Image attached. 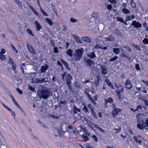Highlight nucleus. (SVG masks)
I'll list each match as a JSON object with an SVG mask.
<instances>
[{"label":"nucleus","mask_w":148,"mask_h":148,"mask_svg":"<svg viewBox=\"0 0 148 148\" xmlns=\"http://www.w3.org/2000/svg\"><path fill=\"white\" fill-rule=\"evenodd\" d=\"M29 89L32 92H35V90L34 88L32 87V86L30 85L28 86Z\"/></svg>","instance_id":"nucleus-50"},{"label":"nucleus","mask_w":148,"mask_h":148,"mask_svg":"<svg viewBox=\"0 0 148 148\" xmlns=\"http://www.w3.org/2000/svg\"><path fill=\"white\" fill-rule=\"evenodd\" d=\"M60 60L62 63L64 65V66L65 67L66 69L70 70V69L69 68V66L67 63L64 60L62 59H60Z\"/></svg>","instance_id":"nucleus-24"},{"label":"nucleus","mask_w":148,"mask_h":148,"mask_svg":"<svg viewBox=\"0 0 148 148\" xmlns=\"http://www.w3.org/2000/svg\"><path fill=\"white\" fill-rule=\"evenodd\" d=\"M82 136L83 139V141L84 142H86L89 140L88 136L85 134H83Z\"/></svg>","instance_id":"nucleus-26"},{"label":"nucleus","mask_w":148,"mask_h":148,"mask_svg":"<svg viewBox=\"0 0 148 148\" xmlns=\"http://www.w3.org/2000/svg\"><path fill=\"white\" fill-rule=\"evenodd\" d=\"M15 3H17V4L20 6L22 5V2L20 1V0H14Z\"/></svg>","instance_id":"nucleus-40"},{"label":"nucleus","mask_w":148,"mask_h":148,"mask_svg":"<svg viewBox=\"0 0 148 148\" xmlns=\"http://www.w3.org/2000/svg\"><path fill=\"white\" fill-rule=\"evenodd\" d=\"M46 20L47 22L49 24V25L51 26L53 25V23L52 21L49 19L46 18Z\"/></svg>","instance_id":"nucleus-36"},{"label":"nucleus","mask_w":148,"mask_h":148,"mask_svg":"<svg viewBox=\"0 0 148 148\" xmlns=\"http://www.w3.org/2000/svg\"><path fill=\"white\" fill-rule=\"evenodd\" d=\"M122 11L125 14H128L130 13V11L126 8H122Z\"/></svg>","instance_id":"nucleus-31"},{"label":"nucleus","mask_w":148,"mask_h":148,"mask_svg":"<svg viewBox=\"0 0 148 148\" xmlns=\"http://www.w3.org/2000/svg\"><path fill=\"white\" fill-rule=\"evenodd\" d=\"M126 88L127 90L131 89L132 87L131 82L129 79H127L125 84Z\"/></svg>","instance_id":"nucleus-10"},{"label":"nucleus","mask_w":148,"mask_h":148,"mask_svg":"<svg viewBox=\"0 0 148 148\" xmlns=\"http://www.w3.org/2000/svg\"><path fill=\"white\" fill-rule=\"evenodd\" d=\"M114 86L116 88H117L118 89H119L120 88L122 87V86L121 85L116 84H114Z\"/></svg>","instance_id":"nucleus-49"},{"label":"nucleus","mask_w":148,"mask_h":148,"mask_svg":"<svg viewBox=\"0 0 148 148\" xmlns=\"http://www.w3.org/2000/svg\"><path fill=\"white\" fill-rule=\"evenodd\" d=\"M73 50L71 49H69L66 51V54L69 56L70 57H71L72 56V53Z\"/></svg>","instance_id":"nucleus-28"},{"label":"nucleus","mask_w":148,"mask_h":148,"mask_svg":"<svg viewBox=\"0 0 148 148\" xmlns=\"http://www.w3.org/2000/svg\"><path fill=\"white\" fill-rule=\"evenodd\" d=\"M88 107L89 108L91 111L94 109V108L90 104H89L88 105Z\"/></svg>","instance_id":"nucleus-58"},{"label":"nucleus","mask_w":148,"mask_h":148,"mask_svg":"<svg viewBox=\"0 0 148 148\" xmlns=\"http://www.w3.org/2000/svg\"><path fill=\"white\" fill-rule=\"evenodd\" d=\"M84 52V49L81 48L75 50L73 54V57L75 61H79L82 57Z\"/></svg>","instance_id":"nucleus-3"},{"label":"nucleus","mask_w":148,"mask_h":148,"mask_svg":"<svg viewBox=\"0 0 148 148\" xmlns=\"http://www.w3.org/2000/svg\"><path fill=\"white\" fill-rule=\"evenodd\" d=\"M104 101L106 104L108 103H112L113 102V100L111 97H108L107 99H105Z\"/></svg>","instance_id":"nucleus-23"},{"label":"nucleus","mask_w":148,"mask_h":148,"mask_svg":"<svg viewBox=\"0 0 148 148\" xmlns=\"http://www.w3.org/2000/svg\"><path fill=\"white\" fill-rule=\"evenodd\" d=\"M131 19H132V18H131V16H130L128 15H127L126 16V18L125 21L126 22H127Z\"/></svg>","instance_id":"nucleus-43"},{"label":"nucleus","mask_w":148,"mask_h":148,"mask_svg":"<svg viewBox=\"0 0 148 148\" xmlns=\"http://www.w3.org/2000/svg\"><path fill=\"white\" fill-rule=\"evenodd\" d=\"M73 112L74 113H76L78 112H80L81 111L79 109L77 108L75 106H74L73 107Z\"/></svg>","instance_id":"nucleus-27"},{"label":"nucleus","mask_w":148,"mask_h":148,"mask_svg":"<svg viewBox=\"0 0 148 148\" xmlns=\"http://www.w3.org/2000/svg\"><path fill=\"white\" fill-rule=\"evenodd\" d=\"M27 47L28 51L31 53L35 54H36L35 51L33 47L31 45L29 44L27 45Z\"/></svg>","instance_id":"nucleus-13"},{"label":"nucleus","mask_w":148,"mask_h":148,"mask_svg":"<svg viewBox=\"0 0 148 148\" xmlns=\"http://www.w3.org/2000/svg\"><path fill=\"white\" fill-rule=\"evenodd\" d=\"M92 138L94 140V141L97 142L98 141V139L96 136L95 135H93L92 136Z\"/></svg>","instance_id":"nucleus-51"},{"label":"nucleus","mask_w":148,"mask_h":148,"mask_svg":"<svg viewBox=\"0 0 148 148\" xmlns=\"http://www.w3.org/2000/svg\"><path fill=\"white\" fill-rule=\"evenodd\" d=\"M66 81V84L67 86L69 89L71 90L72 89V88L71 86V82L70 80Z\"/></svg>","instance_id":"nucleus-33"},{"label":"nucleus","mask_w":148,"mask_h":148,"mask_svg":"<svg viewBox=\"0 0 148 148\" xmlns=\"http://www.w3.org/2000/svg\"><path fill=\"white\" fill-rule=\"evenodd\" d=\"M109 1L112 4H116V0H109Z\"/></svg>","instance_id":"nucleus-62"},{"label":"nucleus","mask_w":148,"mask_h":148,"mask_svg":"<svg viewBox=\"0 0 148 148\" xmlns=\"http://www.w3.org/2000/svg\"><path fill=\"white\" fill-rule=\"evenodd\" d=\"M100 69L101 71V73L103 75H106L108 73L107 69L105 65H101L100 66Z\"/></svg>","instance_id":"nucleus-9"},{"label":"nucleus","mask_w":148,"mask_h":148,"mask_svg":"<svg viewBox=\"0 0 148 148\" xmlns=\"http://www.w3.org/2000/svg\"><path fill=\"white\" fill-rule=\"evenodd\" d=\"M87 56L88 57L91 59H93L96 57V56L94 52L88 54Z\"/></svg>","instance_id":"nucleus-22"},{"label":"nucleus","mask_w":148,"mask_h":148,"mask_svg":"<svg viewBox=\"0 0 148 148\" xmlns=\"http://www.w3.org/2000/svg\"><path fill=\"white\" fill-rule=\"evenodd\" d=\"M105 81L109 87L112 88L113 89H114L113 85L111 83L109 79H105Z\"/></svg>","instance_id":"nucleus-19"},{"label":"nucleus","mask_w":148,"mask_h":148,"mask_svg":"<svg viewBox=\"0 0 148 148\" xmlns=\"http://www.w3.org/2000/svg\"><path fill=\"white\" fill-rule=\"evenodd\" d=\"M35 24L36 25V30L37 31H38L42 29V27L40 24L37 21H35Z\"/></svg>","instance_id":"nucleus-18"},{"label":"nucleus","mask_w":148,"mask_h":148,"mask_svg":"<svg viewBox=\"0 0 148 148\" xmlns=\"http://www.w3.org/2000/svg\"><path fill=\"white\" fill-rule=\"evenodd\" d=\"M0 58L2 60H4L5 59V56L3 55V54H0Z\"/></svg>","instance_id":"nucleus-42"},{"label":"nucleus","mask_w":148,"mask_h":148,"mask_svg":"<svg viewBox=\"0 0 148 148\" xmlns=\"http://www.w3.org/2000/svg\"><path fill=\"white\" fill-rule=\"evenodd\" d=\"M99 69L97 67H94L92 70V72L94 74H96L98 73Z\"/></svg>","instance_id":"nucleus-21"},{"label":"nucleus","mask_w":148,"mask_h":148,"mask_svg":"<svg viewBox=\"0 0 148 148\" xmlns=\"http://www.w3.org/2000/svg\"><path fill=\"white\" fill-rule=\"evenodd\" d=\"M134 138L136 142L140 145L142 143V140H143V138L140 135L134 136Z\"/></svg>","instance_id":"nucleus-6"},{"label":"nucleus","mask_w":148,"mask_h":148,"mask_svg":"<svg viewBox=\"0 0 148 148\" xmlns=\"http://www.w3.org/2000/svg\"><path fill=\"white\" fill-rule=\"evenodd\" d=\"M84 62L88 67H90L95 64L94 62L90 59H86Z\"/></svg>","instance_id":"nucleus-7"},{"label":"nucleus","mask_w":148,"mask_h":148,"mask_svg":"<svg viewBox=\"0 0 148 148\" xmlns=\"http://www.w3.org/2000/svg\"><path fill=\"white\" fill-rule=\"evenodd\" d=\"M25 66V63H23L21 65V68L23 72V73H24V71L23 70V69Z\"/></svg>","instance_id":"nucleus-48"},{"label":"nucleus","mask_w":148,"mask_h":148,"mask_svg":"<svg viewBox=\"0 0 148 148\" xmlns=\"http://www.w3.org/2000/svg\"><path fill=\"white\" fill-rule=\"evenodd\" d=\"M106 41H114L115 40V38L112 35H110L107 38H105Z\"/></svg>","instance_id":"nucleus-20"},{"label":"nucleus","mask_w":148,"mask_h":148,"mask_svg":"<svg viewBox=\"0 0 148 148\" xmlns=\"http://www.w3.org/2000/svg\"><path fill=\"white\" fill-rule=\"evenodd\" d=\"M144 43L147 44H148V39L147 38H144L143 40Z\"/></svg>","instance_id":"nucleus-55"},{"label":"nucleus","mask_w":148,"mask_h":148,"mask_svg":"<svg viewBox=\"0 0 148 148\" xmlns=\"http://www.w3.org/2000/svg\"><path fill=\"white\" fill-rule=\"evenodd\" d=\"M142 114H139L138 116H137V127L139 129L142 130L144 129H148V119H146L145 123H144L145 119L143 117H140Z\"/></svg>","instance_id":"nucleus-1"},{"label":"nucleus","mask_w":148,"mask_h":148,"mask_svg":"<svg viewBox=\"0 0 148 148\" xmlns=\"http://www.w3.org/2000/svg\"><path fill=\"white\" fill-rule=\"evenodd\" d=\"M99 16V14L97 12H94L92 14V17L97 18Z\"/></svg>","instance_id":"nucleus-34"},{"label":"nucleus","mask_w":148,"mask_h":148,"mask_svg":"<svg viewBox=\"0 0 148 148\" xmlns=\"http://www.w3.org/2000/svg\"><path fill=\"white\" fill-rule=\"evenodd\" d=\"M37 81L38 82L40 83H42L43 82L46 83V82L45 81V79H38L37 80Z\"/></svg>","instance_id":"nucleus-54"},{"label":"nucleus","mask_w":148,"mask_h":148,"mask_svg":"<svg viewBox=\"0 0 148 148\" xmlns=\"http://www.w3.org/2000/svg\"><path fill=\"white\" fill-rule=\"evenodd\" d=\"M113 130H116V131L115 132V133L116 134L118 133L119 132H120L121 130V128L120 127H119L118 129H116L114 128L112 129Z\"/></svg>","instance_id":"nucleus-37"},{"label":"nucleus","mask_w":148,"mask_h":148,"mask_svg":"<svg viewBox=\"0 0 148 148\" xmlns=\"http://www.w3.org/2000/svg\"><path fill=\"white\" fill-rule=\"evenodd\" d=\"M2 105H3V106L5 108H6L7 110H8L10 111L11 110V109L10 108H8V107L6 106L5 104H4L3 103H2Z\"/></svg>","instance_id":"nucleus-46"},{"label":"nucleus","mask_w":148,"mask_h":148,"mask_svg":"<svg viewBox=\"0 0 148 148\" xmlns=\"http://www.w3.org/2000/svg\"><path fill=\"white\" fill-rule=\"evenodd\" d=\"M5 53V51L4 49H2L0 52V54H3Z\"/></svg>","instance_id":"nucleus-60"},{"label":"nucleus","mask_w":148,"mask_h":148,"mask_svg":"<svg viewBox=\"0 0 148 148\" xmlns=\"http://www.w3.org/2000/svg\"><path fill=\"white\" fill-rule=\"evenodd\" d=\"M135 68L137 71H139L140 70V69L139 67V65L138 64H136L135 65Z\"/></svg>","instance_id":"nucleus-56"},{"label":"nucleus","mask_w":148,"mask_h":148,"mask_svg":"<svg viewBox=\"0 0 148 148\" xmlns=\"http://www.w3.org/2000/svg\"><path fill=\"white\" fill-rule=\"evenodd\" d=\"M82 39L84 41L88 42H90L91 41L90 38L88 37H83Z\"/></svg>","instance_id":"nucleus-25"},{"label":"nucleus","mask_w":148,"mask_h":148,"mask_svg":"<svg viewBox=\"0 0 148 148\" xmlns=\"http://www.w3.org/2000/svg\"><path fill=\"white\" fill-rule=\"evenodd\" d=\"M121 110L120 108H114L112 111V114L113 117L116 116L118 113L121 111Z\"/></svg>","instance_id":"nucleus-8"},{"label":"nucleus","mask_w":148,"mask_h":148,"mask_svg":"<svg viewBox=\"0 0 148 148\" xmlns=\"http://www.w3.org/2000/svg\"><path fill=\"white\" fill-rule=\"evenodd\" d=\"M83 110L86 113H87L88 112V110L87 108L85 105H84V107L83 109Z\"/></svg>","instance_id":"nucleus-45"},{"label":"nucleus","mask_w":148,"mask_h":148,"mask_svg":"<svg viewBox=\"0 0 148 148\" xmlns=\"http://www.w3.org/2000/svg\"><path fill=\"white\" fill-rule=\"evenodd\" d=\"M123 47H124L126 49H127L129 51L131 52V49L128 46L125 45Z\"/></svg>","instance_id":"nucleus-59"},{"label":"nucleus","mask_w":148,"mask_h":148,"mask_svg":"<svg viewBox=\"0 0 148 148\" xmlns=\"http://www.w3.org/2000/svg\"><path fill=\"white\" fill-rule=\"evenodd\" d=\"M27 32L29 34L32 36H33L34 35L32 33V30L29 29H27L26 30Z\"/></svg>","instance_id":"nucleus-39"},{"label":"nucleus","mask_w":148,"mask_h":148,"mask_svg":"<svg viewBox=\"0 0 148 148\" xmlns=\"http://www.w3.org/2000/svg\"><path fill=\"white\" fill-rule=\"evenodd\" d=\"M66 132H68L66 127L65 130L64 131L61 126H60L59 128H56L55 130V132L58 135L60 136H62V135H64L65 137H67V136H65L64 135V134L66 133Z\"/></svg>","instance_id":"nucleus-4"},{"label":"nucleus","mask_w":148,"mask_h":148,"mask_svg":"<svg viewBox=\"0 0 148 148\" xmlns=\"http://www.w3.org/2000/svg\"><path fill=\"white\" fill-rule=\"evenodd\" d=\"M68 129L69 130H72L73 131V130H74L72 125H69L68 126Z\"/></svg>","instance_id":"nucleus-64"},{"label":"nucleus","mask_w":148,"mask_h":148,"mask_svg":"<svg viewBox=\"0 0 148 148\" xmlns=\"http://www.w3.org/2000/svg\"><path fill=\"white\" fill-rule=\"evenodd\" d=\"M91 111L92 112V114L93 115L95 118L96 119H97L96 114L94 111V109L91 110Z\"/></svg>","instance_id":"nucleus-41"},{"label":"nucleus","mask_w":148,"mask_h":148,"mask_svg":"<svg viewBox=\"0 0 148 148\" xmlns=\"http://www.w3.org/2000/svg\"><path fill=\"white\" fill-rule=\"evenodd\" d=\"M113 51L114 53L119 54L120 52V49L119 48H114L113 49Z\"/></svg>","instance_id":"nucleus-29"},{"label":"nucleus","mask_w":148,"mask_h":148,"mask_svg":"<svg viewBox=\"0 0 148 148\" xmlns=\"http://www.w3.org/2000/svg\"><path fill=\"white\" fill-rule=\"evenodd\" d=\"M118 58V57H117V56H115L114 57H113L112 58H111L109 61L111 62V61H114L116 60Z\"/></svg>","instance_id":"nucleus-44"},{"label":"nucleus","mask_w":148,"mask_h":148,"mask_svg":"<svg viewBox=\"0 0 148 148\" xmlns=\"http://www.w3.org/2000/svg\"><path fill=\"white\" fill-rule=\"evenodd\" d=\"M121 91H120V90H117L116 91V94L117 95H121Z\"/></svg>","instance_id":"nucleus-53"},{"label":"nucleus","mask_w":148,"mask_h":148,"mask_svg":"<svg viewBox=\"0 0 148 148\" xmlns=\"http://www.w3.org/2000/svg\"><path fill=\"white\" fill-rule=\"evenodd\" d=\"M82 130L80 131H83L84 133H86L87 132L86 128L85 127H81Z\"/></svg>","instance_id":"nucleus-61"},{"label":"nucleus","mask_w":148,"mask_h":148,"mask_svg":"<svg viewBox=\"0 0 148 148\" xmlns=\"http://www.w3.org/2000/svg\"><path fill=\"white\" fill-rule=\"evenodd\" d=\"M86 92V94L88 96V98L93 103V104L94 105H96V103L94 101L93 99H92L91 97V96L87 92Z\"/></svg>","instance_id":"nucleus-30"},{"label":"nucleus","mask_w":148,"mask_h":148,"mask_svg":"<svg viewBox=\"0 0 148 148\" xmlns=\"http://www.w3.org/2000/svg\"><path fill=\"white\" fill-rule=\"evenodd\" d=\"M40 98L46 99L49 98L50 96V91L47 89H42L41 90H38L37 92Z\"/></svg>","instance_id":"nucleus-2"},{"label":"nucleus","mask_w":148,"mask_h":148,"mask_svg":"<svg viewBox=\"0 0 148 148\" xmlns=\"http://www.w3.org/2000/svg\"><path fill=\"white\" fill-rule=\"evenodd\" d=\"M48 68L49 66L47 64H46L45 66H42L40 69V72L42 73H45Z\"/></svg>","instance_id":"nucleus-17"},{"label":"nucleus","mask_w":148,"mask_h":148,"mask_svg":"<svg viewBox=\"0 0 148 148\" xmlns=\"http://www.w3.org/2000/svg\"><path fill=\"white\" fill-rule=\"evenodd\" d=\"M94 48L96 49H100L103 50H106L107 49V47H103V45L98 44H96V45L94 46Z\"/></svg>","instance_id":"nucleus-15"},{"label":"nucleus","mask_w":148,"mask_h":148,"mask_svg":"<svg viewBox=\"0 0 148 148\" xmlns=\"http://www.w3.org/2000/svg\"><path fill=\"white\" fill-rule=\"evenodd\" d=\"M40 11L43 16H48V14L43 10L42 9L40 10Z\"/></svg>","instance_id":"nucleus-38"},{"label":"nucleus","mask_w":148,"mask_h":148,"mask_svg":"<svg viewBox=\"0 0 148 148\" xmlns=\"http://www.w3.org/2000/svg\"><path fill=\"white\" fill-rule=\"evenodd\" d=\"M62 77L63 80H65L66 81L71 80L72 79V77L71 75L69 74H66L64 73L62 75Z\"/></svg>","instance_id":"nucleus-5"},{"label":"nucleus","mask_w":148,"mask_h":148,"mask_svg":"<svg viewBox=\"0 0 148 148\" xmlns=\"http://www.w3.org/2000/svg\"><path fill=\"white\" fill-rule=\"evenodd\" d=\"M12 99L13 101V103L18 108H19L20 110L23 112V113L24 111L19 106L17 102L15 101L14 99L13 98L12 96H11Z\"/></svg>","instance_id":"nucleus-16"},{"label":"nucleus","mask_w":148,"mask_h":148,"mask_svg":"<svg viewBox=\"0 0 148 148\" xmlns=\"http://www.w3.org/2000/svg\"><path fill=\"white\" fill-rule=\"evenodd\" d=\"M130 3L131 5L132 8H134L136 7V4L132 0H130Z\"/></svg>","instance_id":"nucleus-35"},{"label":"nucleus","mask_w":148,"mask_h":148,"mask_svg":"<svg viewBox=\"0 0 148 148\" xmlns=\"http://www.w3.org/2000/svg\"><path fill=\"white\" fill-rule=\"evenodd\" d=\"M72 36L77 43H82V41L79 36L75 35L74 34L72 35Z\"/></svg>","instance_id":"nucleus-11"},{"label":"nucleus","mask_w":148,"mask_h":148,"mask_svg":"<svg viewBox=\"0 0 148 148\" xmlns=\"http://www.w3.org/2000/svg\"><path fill=\"white\" fill-rule=\"evenodd\" d=\"M74 84L76 88L79 89L81 88L80 85L76 81L74 82Z\"/></svg>","instance_id":"nucleus-32"},{"label":"nucleus","mask_w":148,"mask_h":148,"mask_svg":"<svg viewBox=\"0 0 148 148\" xmlns=\"http://www.w3.org/2000/svg\"><path fill=\"white\" fill-rule=\"evenodd\" d=\"M11 64L12 69L14 70H15L16 68V65L14 63H13Z\"/></svg>","instance_id":"nucleus-52"},{"label":"nucleus","mask_w":148,"mask_h":148,"mask_svg":"<svg viewBox=\"0 0 148 148\" xmlns=\"http://www.w3.org/2000/svg\"><path fill=\"white\" fill-rule=\"evenodd\" d=\"M131 25H134V27L136 28H140L142 26V25L140 23L136 22L135 21H133Z\"/></svg>","instance_id":"nucleus-12"},{"label":"nucleus","mask_w":148,"mask_h":148,"mask_svg":"<svg viewBox=\"0 0 148 148\" xmlns=\"http://www.w3.org/2000/svg\"><path fill=\"white\" fill-rule=\"evenodd\" d=\"M101 79V78L99 76H97L96 78L94 80V82H93V84H94L96 87L98 86L99 85V83Z\"/></svg>","instance_id":"nucleus-14"},{"label":"nucleus","mask_w":148,"mask_h":148,"mask_svg":"<svg viewBox=\"0 0 148 148\" xmlns=\"http://www.w3.org/2000/svg\"><path fill=\"white\" fill-rule=\"evenodd\" d=\"M74 129V130H73V133L74 134H77L81 132V131H79L77 130H76L75 129Z\"/></svg>","instance_id":"nucleus-47"},{"label":"nucleus","mask_w":148,"mask_h":148,"mask_svg":"<svg viewBox=\"0 0 148 148\" xmlns=\"http://www.w3.org/2000/svg\"><path fill=\"white\" fill-rule=\"evenodd\" d=\"M16 90L18 92V93H19V94L20 95H21L22 94V91L19 88H16Z\"/></svg>","instance_id":"nucleus-63"},{"label":"nucleus","mask_w":148,"mask_h":148,"mask_svg":"<svg viewBox=\"0 0 148 148\" xmlns=\"http://www.w3.org/2000/svg\"><path fill=\"white\" fill-rule=\"evenodd\" d=\"M117 20H118V21H120L122 23L123 22H124V21L123 20V19L121 17H118L117 18Z\"/></svg>","instance_id":"nucleus-57"}]
</instances>
